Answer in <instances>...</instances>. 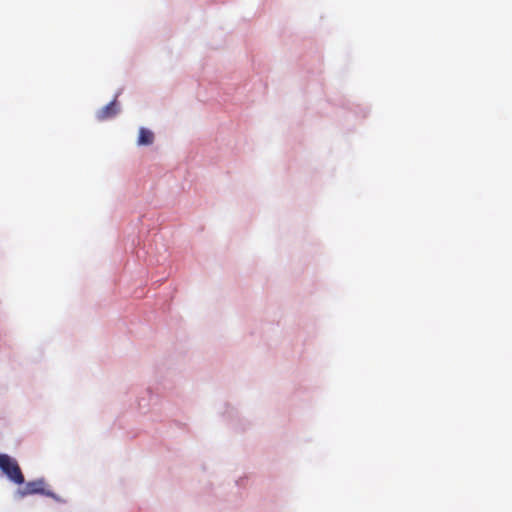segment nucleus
Segmentation results:
<instances>
[{
    "instance_id": "f257e3e1",
    "label": "nucleus",
    "mask_w": 512,
    "mask_h": 512,
    "mask_svg": "<svg viewBox=\"0 0 512 512\" xmlns=\"http://www.w3.org/2000/svg\"><path fill=\"white\" fill-rule=\"evenodd\" d=\"M0 470L7 476V478L17 485H22L25 482L24 475L18 462L7 454H0Z\"/></svg>"
},
{
    "instance_id": "f03ea898",
    "label": "nucleus",
    "mask_w": 512,
    "mask_h": 512,
    "mask_svg": "<svg viewBox=\"0 0 512 512\" xmlns=\"http://www.w3.org/2000/svg\"><path fill=\"white\" fill-rule=\"evenodd\" d=\"M45 487L46 482L44 479L29 481L23 487L17 489L16 496L19 498H24L28 495L40 494L59 501V497L52 491L47 490Z\"/></svg>"
},
{
    "instance_id": "7ed1b4c3",
    "label": "nucleus",
    "mask_w": 512,
    "mask_h": 512,
    "mask_svg": "<svg viewBox=\"0 0 512 512\" xmlns=\"http://www.w3.org/2000/svg\"><path fill=\"white\" fill-rule=\"evenodd\" d=\"M117 113H118L117 103H116V100H113L110 103H108L106 106L101 108L97 112L96 117L98 120L104 121V120H107V119H110V118L116 116Z\"/></svg>"
},
{
    "instance_id": "20e7f679",
    "label": "nucleus",
    "mask_w": 512,
    "mask_h": 512,
    "mask_svg": "<svg viewBox=\"0 0 512 512\" xmlns=\"http://www.w3.org/2000/svg\"><path fill=\"white\" fill-rule=\"evenodd\" d=\"M153 141L154 134L146 128H140L137 141L138 145H151Z\"/></svg>"
}]
</instances>
